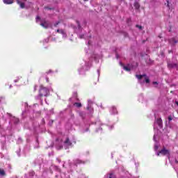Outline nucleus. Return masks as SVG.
I'll list each match as a JSON object with an SVG mask.
<instances>
[{"label":"nucleus","instance_id":"obj_6","mask_svg":"<svg viewBox=\"0 0 178 178\" xmlns=\"http://www.w3.org/2000/svg\"><path fill=\"white\" fill-rule=\"evenodd\" d=\"M83 163H84V161H81V160H80V159H75V160L74 161V166H77L78 165H81V164H83Z\"/></svg>","mask_w":178,"mask_h":178},{"label":"nucleus","instance_id":"obj_32","mask_svg":"<svg viewBox=\"0 0 178 178\" xmlns=\"http://www.w3.org/2000/svg\"><path fill=\"white\" fill-rule=\"evenodd\" d=\"M176 104H177V105H178V102H176Z\"/></svg>","mask_w":178,"mask_h":178},{"label":"nucleus","instance_id":"obj_20","mask_svg":"<svg viewBox=\"0 0 178 178\" xmlns=\"http://www.w3.org/2000/svg\"><path fill=\"white\" fill-rule=\"evenodd\" d=\"M168 120L170 122L171 120H173V118H172V115L168 116Z\"/></svg>","mask_w":178,"mask_h":178},{"label":"nucleus","instance_id":"obj_17","mask_svg":"<svg viewBox=\"0 0 178 178\" xmlns=\"http://www.w3.org/2000/svg\"><path fill=\"white\" fill-rule=\"evenodd\" d=\"M136 27L137 29H139V30H143V26L141 25H138V24H136Z\"/></svg>","mask_w":178,"mask_h":178},{"label":"nucleus","instance_id":"obj_3","mask_svg":"<svg viewBox=\"0 0 178 178\" xmlns=\"http://www.w3.org/2000/svg\"><path fill=\"white\" fill-rule=\"evenodd\" d=\"M161 154L163 156L168 155L169 156V155H170V152H169V150L166 149V148L163 147V149L157 153V156H159V155Z\"/></svg>","mask_w":178,"mask_h":178},{"label":"nucleus","instance_id":"obj_28","mask_svg":"<svg viewBox=\"0 0 178 178\" xmlns=\"http://www.w3.org/2000/svg\"><path fill=\"white\" fill-rule=\"evenodd\" d=\"M86 109L89 110V109H90V107L88 106V107L86 108Z\"/></svg>","mask_w":178,"mask_h":178},{"label":"nucleus","instance_id":"obj_13","mask_svg":"<svg viewBox=\"0 0 178 178\" xmlns=\"http://www.w3.org/2000/svg\"><path fill=\"white\" fill-rule=\"evenodd\" d=\"M134 6L135 9H140V3H138V2H135Z\"/></svg>","mask_w":178,"mask_h":178},{"label":"nucleus","instance_id":"obj_24","mask_svg":"<svg viewBox=\"0 0 178 178\" xmlns=\"http://www.w3.org/2000/svg\"><path fill=\"white\" fill-rule=\"evenodd\" d=\"M153 84H154V86H155V85L158 86V82L154 81V82H153Z\"/></svg>","mask_w":178,"mask_h":178},{"label":"nucleus","instance_id":"obj_11","mask_svg":"<svg viewBox=\"0 0 178 178\" xmlns=\"http://www.w3.org/2000/svg\"><path fill=\"white\" fill-rule=\"evenodd\" d=\"M3 2L6 5H12V3H13V0H3Z\"/></svg>","mask_w":178,"mask_h":178},{"label":"nucleus","instance_id":"obj_9","mask_svg":"<svg viewBox=\"0 0 178 178\" xmlns=\"http://www.w3.org/2000/svg\"><path fill=\"white\" fill-rule=\"evenodd\" d=\"M64 144H66L67 145L70 147V145H72V142L70 141V139L69 138H67L65 141H64Z\"/></svg>","mask_w":178,"mask_h":178},{"label":"nucleus","instance_id":"obj_8","mask_svg":"<svg viewBox=\"0 0 178 178\" xmlns=\"http://www.w3.org/2000/svg\"><path fill=\"white\" fill-rule=\"evenodd\" d=\"M40 26H42V27H44V29H48V27H49V24H48V22L44 21V22H42L40 24Z\"/></svg>","mask_w":178,"mask_h":178},{"label":"nucleus","instance_id":"obj_22","mask_svg":"<svg viewBox=\"0 0 178 178\" xmlns=\"http://www.w3.org/2000/svg\"><path fill=\"white\" fill-rule=\"evenodd\" d=\"M167 6L168 8H170V6H169V0H167Z\"/></svg>","mask_w":178,"mask_h":178},{"label":"nucleus","instance_id":"obj_21","mask_svg":"<svg viewBox=\"0 0 178 178\" xmlns=\"http://www.w3.org/2000/svg\"><path fill=\"white\" fill-rule=\"evenodd\" d=\"M44 9H48L49 10H52V8L49 7H44Z\"/></svg>","mask_w":178,"mask_h":178},{"label":"nucleus","instance_id":"obj_4","mask_svg":"<svg viewBox=\"0 0 178 178\" xmlns=\"http://www.w3.org/2000/svg\"><path fill=\"white\" fill-rule=\"evenodd\" d=\"M168 42H169V44H170V45H172V47H175V45H176V44H177L178 40L175 38H172L168 40Z\"/></svg>","mask_w":178,"mask_h":178},{"label":"nucleus","instance_id":"obj_23","mask_svg":"<svg viewBox=\"0 0 178 178\" xmlns=\"http://www.w3.org/2000/svg\"><path fill=\"white\" fill-rule=\"evenodd\" d=\"M46 81H47V83H49V78L46 77Z\"/></svg>","mask_w":178,"mask_h":178},{"label":"nucleus","instance_id":"obj_1","mask_svg":"<svg viewBox=\"0 0 178 178\" xmlns=\"http://www.w3.org/2000/svg\"><path fill=\"white\" fill-rule=\"evenodd\" d=\"M49 95V89L41 85L39 89L38 97H40V98H42V97H48Z\"/></svg>","mask_w":178,"mask_h":178},{"label":"nucleus","instance_id":"obj_31","mask_svg":"<svg viewBox=\"0 0 178 178\" xmlns=\"http://www.w3.org/2000/svg\"><path fill=\"white\" fill-rule=\"evenodd\" d=\"M170 52H172V51H169V54H170Z\"/></svg>","mask_w":178,"mask_h":178},{"label":"nucleus","instance_id":"obj_15","mask_svg":"<svg viewBox=\"0 0 178 178\" xmlns=\"http://www.w3.org/2000/svg\"><path fill=\"white\" fill-rule=\"evenodd\" d=\"M6 173L5 172V170L3 169L0 168V176H5Z\"/></svg>","mask_w":178,"mask_h":178},{"label":"nucleus","instance_id":"obj_14","mask_svg":"<svg viewBox=\"0 0 178 178\" xmlns=\"http://www.w3.org/2000/svg\"><path fill=\"white\" fill-rule=\"evenodd\" d=\"M74 106H76V108H81L82 105H81V103L75 102L74 104Z\"/></svg>","mask_w":178,"mask_h":178},{"label":"nucleus","instance_id":"obj_26","mask_svg":"<svg viewBox=\"0 0 178 178\" xmlns=\"http://www.w3.org/2000/svg\"><path fill=\"white\" fill-rule=\"evenodd\" d=\"M37 90V86H35V91Z\"/></svg>","mask_w":178,"mask_h":178},{"label":"nucleus","instance_id":"obj_12","mask_svg":"<svg viewBox=\"0 0 178 178\" xmlns=\"http://www.w3.org/2000/svg\"><path fill=\"white\" fill-rule=\"evenodd\" d=\"M121 66H123V69H124V70H126V72H130V70H131V69H130V67H129L127 66H124V65H123V64H121Z\"/></svg>","mask_w":178,"mask_h":178},{"label":"nucleus","instance_id":"obj_10","mask_svg":"<svg viewBox=\"0 0 178 178\" xmlns=\"http://www.w3.org/2000/svg\"><path fill=\"white\" fill-rule=\"evenodd\" d=\"M17 3L19 6H20V8H22V9H24V6H25L24 3H22V2H21L20 1L17 0Z\"/></svg>","mask_w":178,"mask_h":178},{"label":"nucleus","instance_id":"obj_7","mask_svg":"<svg viewBox=\"0 0 178 178\" xmlns=\"http://www.w3.org/2000/svg\"><path fill=\"white\" fill-rule=\"evenodd\" d=\"M156 123L158 124L159 127L162 129V126L163 124V122H162V118H157Z\"/></svg>","mask_w":178,"mask_h":178},{"label":"nucleus","instance_id":"obj_16","mask_svg":"<svg viewBox=\"0 0 178 178\" xmlns=\"http://www.w3.org/2000/svg\"><path fill=\"white\" fill-rule=\"evenodd\" d=\"M57 33H59L60 34H63V35H65V31H63V29H57Z\"/></svg>","mask_w":178,"mask_h":178},{"label":"nucleus","instance_id":"obj_5","mask_svg":"<svg viewBox=\"0 0 178 178\" xmlns=\"http://www.w3.org/2000/svg\"><path fill=\"white\" fill-rule=\"evenodd\" d=\"M168 67L169 69H178V65L177 63H169L168 64Z\"/></svg>","mask_w":178,"mask_h":178},{"label":"nucleus","instance_id":"obj_18","mask_svg":"<svg viewBox=\"0 0 178 178\" xmlns=\"http://www.w3.org/2000/svg\"><path fill=\"white\" fill-rule=\"evenodd\" d=\"M109 178H116V176H115L113 174H110Z\"/></svg>","mask_w":178,"mask_h":178},{"label":"nucleus","instance_id":"obj_30","mask_svg":"<svg viewBox=\"0 0 178 178\" xmlns=\"http://www.w3.org/2000/svg\"><path fill=\"white\" fill-rule=\"evenodd\" d=\"M37 19H40V17H37Z\"/></svg>","mask_w":178,"mask_h":178},{"label":"nucleus","instance_id":"obj_19","mask_svg":"<svg viewBox=\"0 0 178 178\" xmlns=\"http://www.w3.org/2000/svg\"><path fill=\"white\" fill-rule=\"evenodd\" d=\"M60 23V22H57L54 24V27H58V25Z\"/></svg>","mask_w":178,"mask_h":178},{"label":"nucleus","instance_id":"obj_27","mask_svg":"<svg viewBox=\"0 0 178 178\" xmlns=\"http://www.w3.org/2000/svg\"><path fill=\"white\" fill-rule=\"evenodd\" d=\"M17 81H19V80H15V83H17Z\"/></svg>","mask_w":178,"mask_h":178},{"label":"nucleus","instance_id":"obj_29","mask_svg":"<svg viewBox=\"0 0 178 178\" xmlns=\"http://www.w3.org/2000/svg\"><path fill=\"white\" fill-rule=\"evenodd\" d=\"M113 109H114V111H116V108H115V107H113Z\"/></svg>","mask_w":178,"mask_h":178},{"label":"nucleus","instance_id":"obj_25","mask_svg":"<svg viewBox=\"0 0 178 178\" xmlns=\"http://www.w3.org/2000/svg\"><path fill=\"white\" fill-rule=\"evenodd\" d=\"M154 149H155V151H156L158 149V145L154 146Z\"/></svg>","mask_w":178,"mask_h":178},{"label":"nucleus","instance_id":"obj_2","mask_svg":"<svg viewBox=\"0 0 178 178\" xmlns=\"http://www.w3.org/2000/svg\"><path fill=\"white\" fill-rule=\"evenodd\" d=\"M136 77L138 79V80H141V79H143V77L145 78V83H146L147 84L149 83V78L147 76V74H144L143 75L140 74H136Z\"/></svg>","mask_w":178,"mask_h":178}]
</instances>
